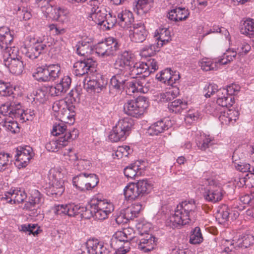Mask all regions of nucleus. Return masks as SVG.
Instances as JSON below:
<instances>
[{
    "instance_id": "f257e3e1",
    "label": "nucleus",
    "mask_w": 254,
    "mask_h": 254,
    "mask_svg": "<svg viewBox=\"0 0 254 254\" xmlns=\"http://www.w3.org/2000/svg\"><path fill=\"white\" fill-rule=\"evenodd\" d=\"M127 74L121 72L113 75L110 79V88L120 93L125 90L128 95L134 93H146L150 83L145 79L128 78Z\"/></svg>"
},
{
    "instance_id": "f03ea898",
    "label": "nucleus",
    "mask_w": 254,
    "mask_h": 254,
    "mask_svg": "<svg viewBox=\"0 0 254 254\" xmlns=\"http://www.w3.org/2000/svg\"><path fill=\"white\" fill-rule=\"evenodd\" d=\"M197 207L194 200H185L179 203L169 220L174 227H181L190 224L197 214Z\"/></svg>"
},
{
    "instance_id": "7ed1b4c3",
    "label": "nucleus",
    "mask_w": 254,
    "mask_h": 254,
    "mask_svg": "<svg viewBox=\"0 0 254 254\" xmlns=\"http://www.w3.org/2000/svg\"><path fill=\"white\" fill-rule=\"evenodd\" d=\"M52 0H36L38 6L47 20L50 19L62 23H67L70 20L68 9L63 7H53L50 3Z\"/></svg>"
},
{
    "instance_id": "20e7f679",
    "label": "nucleus",
    "mask_w": 254,
    "mask_h": 254,
    "mask_svg": "<svg viewBox=\"0 0 254 254\" xmlns=\"http://www.w3.org/2000/svg\"><path fill=\"white\" fill-rule=\"evenodd\" d=\"M134 230L127 227L116 232L111 240V247L116 250L114 254H126L130 250V242L134 236Z\"/></svg>"
},
{
    "instance_id": "39448f33",
    "label": "nucleus",
    "mask_w": 254,
    "mask_h": 254,
    "mask_svg": "<svg viewBox=\"0 0 254 254\" xmlns=\"http://www.w3.org/2000/svg\"><path fill=\"white\" fill-rule=\"evenodd\" d=\"M2 63L9 72L15 75L20 74L24 69V64L17 47L10 48L3 54Z\"/></svg>"
},
{
    "instance_id": "423d86ee",
    "label": "nucleus",
    "mask_w": 254,
    "mask_h": 254,
    "mask_svg": "<svg viewBox=\"0 0 254 254\" xmlns=\"http://www.w3.org/2000/svg\"><path fill=\"white\" fill-rule=\"evenodd\" d=\"M133 125V121L129 117L120 120L110 132L109 139L112 142L124 140L129 134Z\"/></svg>"
},
{
    "instance_id": "0eeeda50",
    "label": "nucleus",
    "mask_w": 254,
    "mask_h": 254,
    "mask_svg": "<svg viewBox=\"0 0 254 254\" xmlns=\"http://www.w3.org/2000/svg\"><path fill=\"white\" fill-rule=\"evenodd\" d=\"M148 107V101L145 97L139 96L135 100H127L124 105V111L126 114L139 118Z\"/></svg>"
},
{
    "instance_id": "6e6552de",
    "label": "nucleus",
    "mask_w": 254,
    "mask_h": 254,
    "mask_svg": "<svg viewBox=\"0 0 254 254\" xmlns=\"http://www.w3.org/2000/svg\"><path fill=\"white\" fill-rule=\"evenodd\" d=\"M235 57L236 53L231 51H226L218 59L214 60L208 58L202 59L199 62V65L203 70H217L221 65L226 64L232 61Z\"/></svg>"
},
{
    "instance_id": "1a4fd4ad",
    "label": "nucleus",
    "mask_w": 254,
    "mask_h": 254,
    "mask_svg": "<svg viewBox=\"0 0 254 254\" xmlns=\"http://www.w3.org/2000/svg\"><path fill=\"white\" fill-rule=\"evenodd\" d=\"M102 1L103 0H90L89 2L90 11L88 15V19L98 25L100 29L107 15L108 8L102 4Z\"/></svg>"
},
{
    "instance_id": "9d476101",
    "label": "nucleus",
    "mask_w": 254,
    "mask_h": 254,
    "mask_svg": "<svg viewBox=\"0 0 254 254\" xmlns=\"http://www.w3.org/2000/svg\"><path fill=\"white\" fill-rule=\"evenodd\" d=\"M63 175L55 169H51L48 175L49 188L47 194L56 198L61 196L64 191L62 180Z\"/></svg>"
},
{
    "instance_id": "9b49d317",
    "label": "nucleus",
    "mask_w": 254,
    "mask_h": 254,
    "mask_svg": "<svg viewBox=\"0 0 254 254\" xmlns=\"http://www.w3.org/2000/svg\"><path fill=\"white\" fill-rule=\"evenodd\" d=\"M119 47L120 45L117 40L112 37H109L105 41L96 45L94 51L99 57L106 58L114 56Z\"/></svg>"
},
{
    "instance_id": "f8f14e48",
    "label": "nucleus",
    "mask_w": 254,
    "mask_h": 254,
    "mask_svg": "<svg viewBox=\"0 0 254 254\" xmlns=\"http://www.w3.org/2000/svg\"><path fill=\"white\" fill-rule=\"evenodd\" d=\"M205 190L204 193L205 199L208 201L216 202L220 200L223 196V190L220 184L213 179H208L204 181Z\"/></svg>"
},
{
    "instance_id": "ddd939ff",
    "label": "nucleus",
    "mask_w": 254,
    "mask_h": 254,
    "mask_svg": "<svg viewBox=\"0 0 254 254\" xmlns=\"http://www.w3.org/2000/svg\"><path fill=\"white\" fill-rule=\"evenodd\" d=\"M78 135V130L74 128L71 131L66 132L64 135L58 139L50 140L46 144L45 147L49 151L57 152L62 147L67 145L69 142L77 137Z\"/></svg>"
},
{
    "instance_id": "4468645a",
    "label": "nucleus",
    "mask_w": 254,
    "mask_h": 254,
    "mask_svg": "<svg viewBox=\"0 0 254 254\" xmlns=\"http://www.w3.org/2000/svg\"><path fill=\"white\" fill-rule=\"evenodd\" d=\"M135 60V56L131 52L125 51L118 55L114 64L115 68L121 72L128 74Z\"/></svg>"
},
{
    "instance_id": "2eb2a0df",
    "label": "nucleus",
    "mask_w": 254,
    "mask_h": 254,
    "mask_svg": "<svg viewBox=\"0 0 254 254\" xmlns=\"http://www.w3.org/2000/svg\"><path fill=\"white\" fill-rule=\"evenodd\" d=\"M34 155L32 147L29 146H19L16 148L15 158L19 168L25 167Z\"/></svg>"
},
{
    "instance_id": "dca6fc26",
    "label": "nucleus",
    "mask_w": 254,
    "mask_h": 254,
    "mask_svg": "<svg viewBox=\"0 0 254 254\" xmlns=\"http://www.w3.org/2000/svg\"><path fill=\"white\" fill-rule=\"evenodd\" d=\"M96 63L91 58L76 62L73 65L76 76H82L85 74L92 73L96 71Z\"/></svg>"
},
{
    "instance_id": "f3484780",
    "label": "nucleus",
    "mask_w": 254,
    "mask_h": 254,
    "mask_svg": "<svg viewBox=\"0 0 254 254\" xmlns=\"http://www.w3.org/2000/svg\"><path fill=\"white\" fill-rule=\"evenodd\" d=\"M81 205L75 203L55 204L52 210L56 215L75 217L79 214Z\"/></svg>"
},
{
    "instance_id": "a211bd4d",
    "label": "nucleus",
    "mask_w": 254,
    "mask_h": 254,
    "mask_svg": "<svg viewBox=\"0 0 254 254\" xmlns=\"http://www.w3.org/2000/svg\"><path fill=\"white\" fill-rule=\"evenodd\" d=\"M190 133L197 146L201 150L204 151L214 144V137L210 135L205 134L200 131H192Z\"/></svg>"
},
{
    "instance_id": "6ab92c4d",
    "label": "nucleus",
    "mask_w": 254,
    "mask_h": 254,
    "mask_svg": "<svg viewBox=\"0 0 254 254\" xmlns=\"http://www.w3.org/2000/svg\"><path fill=\"white\" fill-rule=\"evenodd\" d=\"M88 254H109V251L102 242L97 239H90L82 246Z\"/></svg>"
},
{
    "instance_id": "aec40b11",
    "label": "nucleus",
    "mask_w": 254,
    "mask_h": 254,
    "mask_svg": "<svg viewBox=\"0 0 254 254\" xmlns=\"http://www.w3.org/2000/svg\"><path fill=\"white\" fill-rule=\"evenodd\" d=\"M26 197L27 194L23 189L16 188L6 192L1 197V200H5L10 204H15L23 202Z\"/></svg>"
},
{
    "instance_id": "412c9836",
    "label": "nucleus",
    "mask_w": 254,
    "mask_h": 254,
    "mask_svg": "<svg viewBox=\"0 0 254 254\" xmlns=\"http://www.w3.org/2000/svg\"><path fill=\"white\" fill-rule=\"evenodd\" d=\"M129 36L131 40L134 42H142L147 35L144 24L141 23L134 24L129 28Z\"/></svg>"
},
{
    "instance_id": "4be33fe9",
    "label": "nucleus",
    "mask_w": 254,
    "mask_h": 254,
    "mask_svg": "<svg viewBox=\"0 0 254 254\" xmlns=\"http://www.w3.org/2000/svg\"><path fill=\"white\" fill-rule=\"evenodd\" d=\"M157 78L165 84L173 86L180 78L179 72L177 71H173L170 68H166L160 72L159 75H156Z\"/></svg>"
},
{
    "instance_id": "5701e85b",
    "label": "nucleus",
    "mask_w": 254,
    "mask_h": 254,
    "mask_svg": "<svg viewBox=\"0 0 254 254\" xmlns=\"http://www.w3.org/2000/svg\"><path fill=\"white\" fill-rule=\"evenodd\" d=\"M44 201L43 195L36 190H31L28 198L24 205V209L28 210H34L36 207H39Z\"/></svg>"
},
{
    "instance_id": "b1692460",
    "label": "nucleus",
    "mask_w": 254,
    "mask_h": 254,
    "mask_svg": "<svg viewBox=\"0 0 254 254\" xmlns=\"http://www.w3.org/2000/svg\"><path fill=\"white\" fill-rule=\"evenodd\" d=\"M42 39H44V37L36 40L33 39V46L29 47L27 51L25 52V56L27 57L34 60L37 59L40 55L44 52L46 45L43 43Z\"/></svg>"
},
{
    "instance_id": "393cba45",
    "label": "nucleus",
    "mask_w": 254,
    "mask_h": 254,
    "mask_svg": "<svg viewBox=\"0 0 254 254\" xmlns=\"http://www.w3.org/2000/svg\"><path fill=\"white\" fill-rule=\"evenodd\" d=\"M13 38L12 32L7 27H1L0 28V49L3 54L9 51L10 47L9 45L13 41Z\"/></svg>"
},
{
    "instance_id": "a878e982",
    "label": "nucleus",
    "mask_w": 254,
    "mask_h": 254,
    "mask_svg": "<svg viewBox=\"0 0 254 254\" xmlns=\"http://www.w3.org/2000/svg\"><path fill=\"white\" fill-rule=\"evenodd\" d=\"M157 239L152 235L147 234L139 240L137 248L145 253L153 250L156 245Z\"/></svg>"
},
{
    "instance_id": "bb28decb",
    "label": "nucleus",
    "mask_w": 254,
    "mask_h": 254,
    "mask_svg": "<svg viewBox=\"0 0 254 254\" xmlns=\"http://www.w3.org/2000/svg\"><path fill=\"white\" fill-rule=\"evenodd\" d=\"M71 82L70 77L67 75L64 76L54 86L49 89V93L52 96H59L66 92L69 89Z\"/></svg>"
},
{
    "instance_id": "cd10ccee",
    "label": "nucleus",
    "mask_w": 254,
    "mask_h": 254,
    "mask_svg": "<svg viewBox=\"0 0 254 254\" xmlns=\"http://www.w3.org/2000/svg\"><path fill=\"white\" fill-rule=\"evenodd\" d=\"M105 84L102 75L99 73L92 74L86 83H84V88L88 91H94L99 92Z\"/></svg>"
},
{
    "instance_id": "c85d7f7f",
    "label": "nucleus",
    "mask_w": 254,
    "mask_h": 254,
    "mask_svg": "<svg viewBox=\"0 0 254 254\" xmlns=\"http://www.w3.org/2000/svg\"><path fill=\"white\" fill-rule=\"evenodd\" d=\"M171 126L170 120H160L151 125L148 127L147 132L150 135H157L168 129Z\"/></svg>"
},
{
    "instance_id": "c756f323",
    "label": "nucleus",
    "mask_w": 254,
    "mask_h": 254,
    "mask_svg": "<svg viewBox=\"0 0 254 254\" xmlns=\"http://www.w3.org/2000/svg\"><path fill=\"white\" fill-rule=\"evenodd\" d=\"M189 15L190 12L188 9L178 7L169 11L167 16L172 21L179 22L186 20Z\"/></svg>"
},
{
    "instance_id": "7c9ffc66",
    "label": "nucleus",
    "mask_w": 254,
    "mask_h": 254,
    "mask_svg": "<svg viewBox=\"0 0 254 254\" xmlns=\"http://www.w3.org/2000/svg\"><path fill=\"white\" fill-rule=\"evenodd\" d=\"M118 19L119 24L124 28H131L133 22L134 21V17L132 13L127 10H122L118 14Z\"/></svg>"
},
{
    "instance_id": "2f4dec72",
    "label": "nucleus",
    "mask_w": 254,
    "mask_h": 254,
    "mask_svg": "<svg viewBox=\"0 0 254 254\" xmlns=\"http://www.w3.org/2000/svg\"><path fill=\"white\" fill-rule=\"evenodd\" d=\"M19 89L18 86L13 87L9 83L0 80V95L1 96H21L22 93L21 91H19Z\"/></svg>"
},
{
    "instance_id": "473e14b6",
    "label": "nucleus",
    "mask_w": 254,
    "mask_h": 254,
    "mask_svg": "<svg viewBox=\"0 0 254 254\" xmlns=\"http://www.w3.org/2000/svg\"><path fill=\"white\" fill-rule=\"evenodd\" d=\"M216 103L222 107L232 106L234 103V97L229 96L225 88L218 89L217 91Z\"/></svg>"
},
{
    "instance_id": "72a5a7b5",
    "label": "nucleus",
    "mask_w": 254,
    "mask_h": 254,
    "mask_svg": "<svg viewBox=\"0 0 254 254\" xmlns=\"http://www.w3.org/2000/svg\"><path fill=\"white\" fill-rule=\"evenodd\" d=\"M179 94V88L174 87L170 88L165 92L157 93L154 96L155 100L159 102H166L174 99Z\"/></svg>"
},
{
    "instance_id": "f704fd0d",
    "label": "nucleus",
    "mask_w": 254,
    "mask_h": 254,
    "mask_svg": "<svg viewBox=\"0 0 254 254\" xmlns=\"http://www.w3.org/2000/svg\"><path fill=\"white\" fill-rule=\"evenodd\" d=\"M154 37L156 43L162 47L171 40L170 31L167 28L160 27L155 32Z\"/></svg>"
},
{
    "instance_id": "c9c22d12",
    "label": "nucleus",
    "mask_w": 254,
    "mask_h": 254,
    "mask_svg": "<svg viewBox=\"0 0 254 254\" xmlns=\"http://www.w3.org/2000/svg\"><path fill=\"white\" fill-rule=\"evenodd\" d=\"M148 66L145 63H136L134 61V64L132 66L131 69L130 70L128 74L132 76V78H134V76L139 75L142 74V79H145V77L148 76L149 75V70H147Z\"/></svg>"
},
{
    "instance_id": "e433bc0d",
    "label": "nucleus",
    "mask_w": 254,
    "mask_h": 254,
    "mask_svg": "<svg viewBox=\"0 0 254 254\" xmlns=\"http://www.w3.org/2000/svg\"><path fill=\"white\" fill-rule=\"evenodd\" d=\"M92 205L97 208H101L111 213L114 210V206L112 203L105 199H101L98 196H94L92 198Z\"/></svg>"
},
{
    "instance_id": "4c0bfd02",
    "label": "nucleus",
    "mask_w": 254,
    "mask_h": 254,
    "mask_svg": "<svg viewBox=\"0 0 254 254\" xmlns=\"http://www.w3.org/2000/svg\"><path fill=\"white\" fill-rule=\"evenodd\" d=\"M20 107H21L20 104L6 103L0 107V113L4 116L9 115L16 119L17 110Z\"/></svg>"
},
{
    "instance_id": "58836bf2",
    "label": "nucleus",
    "mask_w": 254,
    "mask_h": 254,
    "mask_svg": "<svg viewBox=\"0 0 254 254\" xmlns=\"http://www.w3.org/2000/svg\"><path fill=\"white\" fill-rule=\"evenodd\" d=\"M49 81H54L62 75L61 67L59 64H46Z\"/></svg>"
},
{
    "instance_id": "ea45409f",
    "label": "nucleus",
    "mask_w": 254,
    "mask_h": 254,
    "mask_svg": "<svg viewBox=\"0 0 254 254\" xmlns=\"http://www.w3.org/2000/svg\"><path fill=\"white\" fill-rule=\"evenodd\" d=\"M93 49L89 41H82L77 45L76 53L80 56L88 57L92 54Z\"/></svg>"
},
{
    "instance_id": "a19ab883",
    "label": "nucleus",
    "mask_w": 254,
    "mask_h": 254,
    "mask_svg": "<svg viewBox=\"0 0 254 254\" xmlns=\"http://www.w3.org/2000/svg\"><path fill=\"white\" fill-rule=\"evenodd\" d=\"M124 193L126 199L134 200L139 196L136 183H129L124 189Z\"/></svg>"
},
{
    "instance_id": "79ce46f5",
    "label": "nucleus",
    "mask_w": 254,
    "mask_h": 254,
    "mask_svg": "<svg viewBox=\"0 0 254 254\" xmlns=\"http://www.w3.org/2000/svg\"><path fill=\"white\" fill-rule=\"evenodd\" d=\"M188 107L187 102L181 99H177L168 104V109L171 112L180 113Z\"/></svg>"
},
{
    "instance_id": "37998d69",
    "label": "nucleus",
    "mask_w": 254,
    "mask_h": 254,
    "mask_svg": "<svg viewBox=\"0 0 254 254\" xmlns=\"http://www.w3.org/2000/svg\"><path fill=\"white\" fill-rule=\"evenodd\" d=\"M139 196L149 193L152 189V185L150 181L143 179L136 183Z\"/></svg>"
},
{
    "instance_id": "c03bdc74",
    "label": "nucleus",
    "mask_w": 254,
    "mask_h": 254,
    "mask_svg": "<svg viewBox=\"0 0 254 254\" xmlns=\"http://www.w3.org/2000/svg\"><path fill=\"white\" fill-rule=\"evenodd\" d=\"M33 76L35 80L39 82H49L46 64L37 67L33 73Z\"/></svg>"
},
{
    "instance_id": "a18cd8bd",
    "label": "nucleus",
    "mask_w": 254,
    "mask_h": 254,
    "mask_svg": "<svg viewBox=\"0 0 254 254\" xmlns=\"http://www.w3.org/2000/svg\"><path fill=\"white\" fill-rule=\"evenodd\" d=\"M236 153H234L232 157L233 164L234 167L240 172H254V167H251V165L246 162H242L241 161L237 160L235 159Z\"/></svg>"
},
{
    "instance_id": "49530a36",
    "label": "nucleus",
    "mask_w": 254,
    "mask_h": 254,
    "mask_svg": "<svg viewBox=\"0 0 254 254\" xmlns=\"http://www.w3.org/2000/svg\"><path fill=\"white\" fill-rule=\"evenodd\" d=\"M236 46L237 48L236 50L228 49L227 51H231L240 55H243L247 54L251 50V46L244 39H240L236 41Z\"/></svg>"
},
{
    "instance_id": "de8ad7c7",
    "label": "nucleus",
    "mask_w": 254,
    "mask_h": 254,
    "mask_svg": "<svg viewBox=\"0 0 254 254\" xmlns=\"http://www.w3.org/2000/svg\"><path fill=\"white\" fill-rule=\"evenodd\" d=\"M230 212L227 205H223L220 206L216 214V219L220 224H223L229 219Z\"/></svg>"
},
{
    "instance_id": "09e8293b",
    "label": "nucleus",
    "mask_w": 254,
    "mask_h": 254,
    "mask_svg": "<svg viewBox=\"0 0 254 254\" xmlns=\"http://www.w3.org/2000/svg\"><path fill=\"white\" fill-rule=\"evenodd\" d=\"M161 48L157 43L149 44L144 46L140 52V55L142 58H147L154 55Z\"/></svg>"
},
{
    "instance_id": "8fccbe9b",
    "label": "nucleus",
    "mask_w": 254,
    "mask_h": 254,
    "mask_svg": "<svg viewBox=\"0 0 254 254\" xmlns=\"http://www.w3.org/2000/svg\"><path fill=\"white\" fill-rule=\"evenodd\" d=\"M35 114V113L34 110H29L24 111L21 109V107L17 110L16 119L19 120L22 122H25L26 121H31L33 119Z\"/></svg>"
},
{
    "instance_id": "3c124183",
    "label": "nucleus",
    "mask_w": 254,
    "mask_h": 254,
    "mask_svg": "<svg viewBox=\"0 0 254 254\" xmlns=\"http://www.w3.org/2000/svg\"><path fill=\"white\" fill-rule=\"evenodd\" d=\"M242 34L251 36L254 34V20L251 18L246 19L243 23L241 28Z\"/></svg>"
},
{
    "instance_id": "603ef678",
    "label": "nucleus",
    "mask_w": 254,
    "mask_h": 254,
    "mask_svg": "<svg viewBox=\"0 0 254 254\" xmlns=\"http://www.w3.org/2000/svg\"><path fill=\"white\" fill-rule=\"evenodd\" d=\"M72 183L73 186L82 191L86 190V173H80L73 178Z\"/></svg>"
},
{
    "instance_id": "864d4df0",
    "label": "nucleus",
    "mask_w": 254,
    "mask_h": 254,
    "mask_svg": "<svg viewBox=\"0 0 254 254\" xmlns=\"http://www.w3.org/2000/svg\"><path fill=\"white\" fill-rule=\"evenodd\" d=\"M124 174L128 178L134 179L141 174L139 166L136 164H131L124 169Z\"/></svg>"
},
{
    "instance_id": "5fc2aeb1",
    "label": "nucleus",
    "mask_w": 254,
    "mask_h": 254,
    "mask_svg": "<svg viewBox=\"0 0 254 254\" xmlns=\"http://www.w3.org/2000/svg\"><path fill=\"white\" fill-rule=\"evenodd\" d=\"M203 238L200 228L195 227L191 232L190 243L194 245L199 244L203 242Z\"/></svg>"
},
{
    "instance_id": "6e6d98bb",
    "label": "nucleus",
    "mask_w": 254,
    "mask_h": 254,
    "mask_svg": "<svg viewBox=\"0 0 254 254\" xmlns=\"http://www.w3.org/2000/svg\"><path fill=\"white\" fill-rule=\"evenodd\" d=\"M132 149L127 145L120 146L117 148L116 152L113 154L114 159H120L123 157H127L131 153Z\"/></svg>"
},
{
    "instance_id": "4d7b16f0",
    "label": "nucleus",
    "mask_w": 254,
    "mask_h": 254,
    "mask_svg": "<svg viewBox=\"0 0 254 254\" xmlns=\"http://www.w3.org/2000/svg\"><path fill=\"white\" fill-rule=\"evenodd\" d=\"M135 227L138 234L140 235L141 236H143L145 234H149L148 232L151 228V224L143 220L137 222Z\"/></svg>"
},
{
    "instance_id": "13d9d810",
    "label": "nucleus",
    "mask_w": 254,
    "mask_h": 254,
    "mask_svg": "<svg viewBox=\"0 0 254 254\" xmlns=\"http://www.w3.org/2000/svg\"><path fill=\"white\" fill-rule=\"evenodd\" d=\"M20 230L28 235L33 234L34 236L38 235L41 231L40 228L37 224H23L21 226Z\"/></svg>"
},
{
    "instance_id": "bf43d9fd",
    "label": "nucleus",
    "mask_w": 254,
    "mask_h": 254,
    "mask_svg": "<svg viewBox=\"0 0 254 254\" xmlns=\"http://www.w3.org/2000/svg\"><path fill=\"white\" fill-rule=\"evenodd\" d=\"M142 209V205L140 203L137 202L131 204L129 207L125 209V210L128 216H130V218L132 220L137 216Z\"/></svg>"
},
{
    "instance_id": "052dcab7",
    "label": "nucleus",
    "mask_w": 254,
    "mask_h": 254,
    "mask_svg": "<svg viewBox=\"0 0 254 254\" xmlns=\"http://www.w3.org/2000/svg\"><path fill=\"white\" fill-rule=\"evenodd\" d=\"M86 181L87 190H92L99 183V179L97 176L94 174L86 173Z\"/></svg>"
},
{
    "instance_id": "680f3d73",
    "label": "nucleus",
    "mask_w": 254,
    "mask_h": 254,
    "mask_svg": "<svg viewBox=\"0 0 254 254\" xmlns=\"http://www.w3.org/2000/svg\"><path fill=\"white\" fill-rule=\"evenodd\" d=\"M34 101H38L40 103H44L48 99V94L45 89H38L34 94Z\"/></svg>"
},
{
    "instance_id": "e2e57ef3",
    "label": "nucleus",
    "mask_w": 254,
    "mask_h": 254,
    "mask_svg": "<svg viewBox=\"0 0 254 254\" xmlns=\"http://www.w3.org/2000/svg\"><path fill=\"white\" fill-rule=\"evenodd\" d=\"M153 0H138L136 3L135 7L139 13V10H142L143 12H146L151 7V3Z\"/></svg>"
},
{
    "instance_id": "0e129e2a",
    "label": "nucleus",
    "mask_w": 254,
    "mask_h": 254,
    "mask_svg": "<svg viewBox=\"0 0 254 254\" xmlns=\"http://www.w3.org/2000/svg\"><path fill=\"white\" fill-rule=\"evenodd\" d=\"M66 128V125L63 121H61V122L58 123H56L54 124L51 133L54 136L63 134L64 133V131H65Z\"/></svg>"
},
{
    "instance_id": "69168bd1",
    "label": "nucleus",
    "mask_w": 254,
    "mask_h": 254,
    "mask_svg": "<svg viewBox=\"0 0 254 254\" xmlns=\"http://www.w3.org/2000/svg\"><path fill=\"white\" fill-rule=\"evenodd\" d=\"M109 14L110 16L108 17H106L103 25L101 26V29L104 31L109 30L113 28L117 20L116 16L113 17L110 12Z\"/></svg>"
},
{
    "instance_id": "338daca9",
    "label": "nucleus",
    "mask_w": 254,
    "mask_h": 254,
    "mask_svg": "<svg viewBox=\"0 0 254 254\" xmlns=\"http://www.w3.org/2000/svg\"><path fill=\"white\" fill-rule=\"evenodd\" d=\"M94 212V217L99 220H103L108 218L109 215L111 214L107 211V210H103L101 208H97L94 206H92Z\"/></svg>"
},
{
    "instance_id": "774afa93",
    "label": "nucleus",
    "mask_w": 254,
    "mask_h": 254,
    "mask_svg": "<svg viewBox=\"0 0 254 254\" xmlns=\"http://www.w3.org/2000/svg\"><path fill=\"white\" fill-rule=\"evenodd\" d=\"M114 217L115 221L118 225L127 223L129 220H131L130 216H128L125 209Z\"/></svg>"
}]
</instances>
